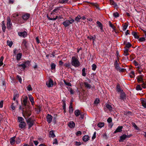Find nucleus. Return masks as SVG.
<instances>
[{"instance_id": "nucleus-64", "label": "nucleus", "mask_w": 146, "mask_h": 146, "mask_svg": "<svg viewBox=\"0 0 146 146\" xmlns=\"http://www.w3.org/2000/svg\"><path fill=\"white\" fill-rule=\"evenodd\" d=\"M75 145L76 146H80L81 145V142H78V141L75 142Z\"/></svg>"}, {"instance_id": "nucleus-52", "label": "nucleus", "mask_w": 146, "mask_h": 146, "mask_svg": "<svg viewBox=\"0 0 146 146\" xmlns=\"http://www.w3.org/2000/svg\"><path fill=\"white\" fill-rule=\"evenodd\" d=\"M63 101V108L64 110H66V104L65 101V100H62Z\"/></svg>"}, {"instance_id": "nucleus-12", "label": "nucleus", "mask_w": 146, "mask_h": 146, "mask_svg": "<svg viewBox=\"0 0 146 146\" xmlns=\"http://www.w3.org/2000/svg\"><path fill=\"white\" fill-rule=\"evenodd\" d=\"M141 102L142 106L146 108V99L142 98L141 99Z\"/></svg>"}, {"instance_id": "nucleus-45", "label": "nucleus", "mask_w": 146, "mask_h": 146, "mask_svg": "<svg viewBox=\"0 0 146 146\" xmlns=\"http://www.w3.org/2000/svg\"><path fill=\"white\" fill-rule=\"evenodd\" d=\"M129 50V49H125L124 51V55L125 56H128L129 54L128 53V51Z\"/></svg>"}, {"instance_id": "nucleus-53", "label": "nucleus", "mask_w": 146, "mask_h": 146, "mask_svg": "<svg viewBox=\"0 0 146 146\" xmlns=\"http://www.w3.org/2000/svg\"><path fill=\"white\" fill-rule=\"evenodd\" d=\"M128 27V25H127V24L125 23L124 24V25H123V31H125L126 30V29L127 27Z\"/></svg>"}, {"instance_id": "nucleus-57", "label": "nucleus", "mask_w": 146, "mask_h": 146, "mask_svg": "<svg viewBox=\"0 0 146 146\" xmlns=\"http://www.w3.org/2000/svg\"><path fill=\"white\" fill-rule=\"evenodd\" d=\"M100 102V100L99 99H96L94 102V104H98Z\"/></svg>"}, {"instance_id": "nucleus-22", "label": "nucleus", "mask_w": 146, "mask_h": 146, "mask_svg": "<svg viewBox=\"0 0 146 146\" xmlns=\"http://www.w3.org/2000/svg\"><path fill=\"white\" fill-rule=\"evenodd\" d=\"M132 46V45L129 42H127V44H126V45L124 47V48L125 49H129V48L131 47Z\"/></svg>"}, {"instance_id": "nucleus-20", "label": "nucleus", "mask_w": 146, "mask_h": 146, "mask_svg": "<svg viewBox=\"0 0 146 146\" xmlns=\"http://www.w3.org/2000/svg\"><path fill=\"white\" fill-rule=\"evenodd\" d=\"M89 138L90 137L88 135H86L83 137L82 140L83 141L86 142L89 140Z\"/></svg>"}, {"instance_id": "nucleus-23", "label": "nucleus", "mask_w": 146, "mask_h": 146, "mask_svg": "<svg viewBox=\"0 0 146 146\" xmlns=\"http://www.w3.org/2000/svg\"><path fill=\"white\" fill-rule=\"evenodd\" d=\"M1 27L3 31L5 33V32L6 26H5L4 21H2L1 22Z\"/></svg>"}, {"instance_id": "nucleus-58", "label": "nucleus", "mask_w": 146, "mask_h": 146, "mask_svg": "<svg viewBox=\"0 0 146 146\" xmlns=\"http://www.w3.org/2000/svg\"><path fill=\"white\" fill-rule=\"evenodd\" d=\"M145 40V39L144 37H141L139 39V40L141 42H143Z\"/></svg>"}, {"instance_id": "nucleus-38", "label": "nucleus", "mask_w": 146, "mask_h": 146, "mask_svg": "<svg viewBox=\"0 0 146 146\" xmlns=\"http://www.w3.org/2000/svg\"><path fill=\"white\" fill-rule=\"evenodd\" d=\"M49 135H50V137L52 138H54L55 137V135L54 133L53 130H51L49 132Z\"/></svg>"}, {"instance_id": "nucleus-51", "label": "nucleus", "mask_w": 146, "mask_h": 146, "mask_svg": "<svg viewBox=\"0 0 146 146\" xmlns=\"http://www.w3.org/2000/svg\"><path fill=\"white\" fill-rule=\"evenodd\" d=\"M92 70L94 71H95L96 70V69L97 68V66L95 64H94L92 65Z\"/></svg>"}, {"instance_id": "nucleus-19", "label": "nucleus", "mask_w": 146, "mask_h": 146, "mask_svg": "<svg viewBox=\"0 0 146 146\" xmlns=\"http://www.w3.org/2000/svg\"><path fill=\"white\" fill-rule=\"evenodd\" d=\"M19 97V94L17 92H14L13 95V100L15 101L16 99L18 98Z\"/></svg>"}, {"instance_id": "nucleus-60", "label": "nucleus", "mask_w": 146, "mask_h": 146, "mask_svg": "<svg viewBox=\"0 0 146 146\" xmlns=\"http://www.w3.org/2000/svg\"><path fill=\"white\" fill-rule=\"evenodd\" d=\"M13 17L16 19V18L19 16V15L17 13H14L13 15Z\"/></svg>"}, {"instance_id": "nucleus-49", "label": "nucleus", "mask_w": 146, "mask_h": 146, "mask_svg": "<svg viewBox=\"0 0 146 146\" xmlns=\"http://www.w3.org/2000/svg\"><path fill=\"white\" fill-rule=\"evenodd\" d=\"M21 142V139L19 137L17 138L15 140V142L17 144H18L20 143Z\"/></svg>"}, {"instance_id": "nucleus-42", "label": "nucleus", "mask_w": 146, "mask_h": 146, "mask_svg": "<svg viewBox=\"0 0 146 146\" xmlns=\"http://www.w3.org/2000/svg\"><path fill=\"white\" fill-rule=\"evenodd\" d=\"M86 69L85 68H83L82 70V75L83 76H85L86 75Z\"/></svg>"}, {"instance_id": "nucleus-26", "label": "nucleus", "mask_w": 146, "mask_h": 146, "mask_svg": "<svg viewBox=\"0 0 146 146\" xmlns=\"http://www.w3.org/2000/svg\"><path fill=\"white\" fill-rule=\"evenodd\" d=\"M84 84L85 87L88 89H90L91 87V86L90 84H89L88 82H84Z\"/></svg>"}, {"instance_id": "nucleus-21", "label": "nucleus", "mask_w": 146, "mask_h": 146, "mask_svg": "<svg viewBox=\"0 0 146 146\" xmlns=\"http://www.w3.org/2000/svg\"><path fill=\"white\" fill-rule=\"evenodd\" d=\"M116 90L118 92H122V90H121L120 88V86L119 84H118L116 86Z\"/></svg>"}, {"instance_id": "nucleus-5", "label": "nucleus", "mask_w": 146, "mask_h": 146, "mask_svg": "<svg viewBox=\"0 0 146 146\" xmlns=\"http://www.w3.org/2000/svg\"><path fill=\"white\" fill-rule=\"evenodd\" d=\"M18 34L19 36L23 38H25L27 36V33L25 31L23 32H19Z\"/></svg>"}, {"instance_id": "nucleus-16", "label": "nucleus", "mask_w": 146, "mask_h": 146, "mask_svg": "<svg viewBox=\"0 0 146 146\" xmlns=\"http://www.w3.org/2000/svg\"><path fill=\"white\" fill-rule=\"evenodd\" d=\"M17 65L19 68L21 67V69L23 70H25L27 67V66H25L24 63L21 64H17Z\"/></svg>"}, {"instance_id": "nucleus-17", "label": "nucleus", "mask_w": 146, "mask_h": 146, "mask_svg": "<svg viewBox=\"0 0 146 146\" xmlns=\"http://www.w3.org/2000/svg\"><path fill=\"white\" fill-rule=\"evenodd\" d=\"M16 136H15L10 138V143L11 145H13L15 142V138Z\"/></svg>"}, {"instance_id": "nucleus-44", "label": "nucleus", "mask_w": 146, "mask_h": 146, "mask_svg": "<svg viewBox=\"0 0 146 146\" xmlns=\"http://www.w3.org/2000/svg\"><path fill=\"white\" fill-rule=\"evenodd\" d=\"M24 63L26 66H29L30 64V61L27 60L25 61L24 62Z\"/></svg>"}, {"instance_id": "nucleus-10", "label": "nucleus", "mask_w": 146, "mask_h": 146, "mask_svg": "<svg viewBox=\"0 0 146 146\" xmlns=\"http://www.w3.org/2000/svg\"><path fill=\"white\" fill-rule=\"evenodd\" d=\"M96 23L97 24L98 27L100 28L101 32H103V25L99 21H97Z\"/></svg>"}, {"instance_id": "nucleus-48", "label": "nucleus", "mask_w": 146, "mask_h": 146, "mask_svg": "<svg viewBox=\"0 0 146 146\" xmlns=\"http://www.w3.org/2000/svg\"><path fill=\"white\" fill-rule=\"evenodd\" d=\"M7 44L10 47H11L12 46L13 42L12 41H7Z\"/></svg>"}, {"instance_id": "nucleus-32", "label": "nucleus", "mask_w": 146, "mask_h": 146, "mask_svg": "<svg viewBox=\"0 0 146 146\" xmlns=\"http://www.w3.org/2000/svg\"><path fill=\"white\" fill-rule=\"evenodd\" d=\"M27 41L25 40L24 39L23 40L22 43V45H23L26 48H27Z\"/></svg>"}, {"instance_id": "nucleus-61", "label": "nucleus", "mask_w": 146, "mask_h": 146, "mask_svg": "<svg viewBox=\"0 0 146 146\" xmlns=\"http://www.w3.org/2000/svg\"><path fill=\"white\" fill-rule=\"evenodd\" d=\"M82 134V132L80 131H78L76 132V134L77 136H79L80 135H81Z\"/></svg>"}, {"instance_id": "nucleus-15", "label": "nucleus", "mask_w": 146, "mask_h": 146, "mask_svg": "<svg viewBox=\"0 0 146 146\" xmlns=\"http://www.w3.org/2000/svg\"><path fill=\"white\" fill-rule=\"evenodd\" d=\"M28 99V98L26 96H24L23 98V105L25 106H27Z\"/></svg>"}, {"instance_id": "nucleus-30", "label": "nucleus", "mask_w": 146, "mask_h": 146, "mask_svg": "<svg viewBox=\"0 0 146 146\" xmlns=\"http://www.w3.org/2000/svg\"><path fill=\"white\" fill-rule=\"evenodd\" d=\"M73 111V108L72 106V103L71 102L70 103V105L69 107V113L70 114H71L72 113Z\"/></svg>"}, {"instance_id": "nucleus-3", "label": "nucleus", "mask_w": 146, "mask_h": 146, "mask_svg": "<svg viewBox=\"0 0 146 146\" xmlns=\"http://www.w3.org/2000/svg\"><path fill=\"white\" fill-rule=\"evenodd\" d=\"M26 122L28 125V128L29 129H30L34 125V121L32 120V118L31 117L26 119Z\"/></svg>"}, {"instance_id": "nucleus-8", "label": "nucleus", "mask_w": 146, "mask_h": 146, "mask_svg": "<svg viewBox=\"0 0 146 146\" xmlns=\"http://www.w3.org/2000/svg\"><path fill=\"white\" fill-rule=\"evenodd\" d=\"M46 84L47 87L49 88L52 87L54 85V83L53 80L51 79H50L48 82H47L46 83Z\"/></svg>"}, {"instance_id": "nucleus-13", "label": "nucleus", "mask_w": 146, "mask_h": 146, "mask_svg": "<svg viewBox=\"0 0 146 146\" xmlns=\"http://www.w3.org/2000/svg\"><path fill=\"white\" fill-rule=\"evenodd\" d=\"M75 123L74 121H71L69 122V123H68V126L70 128H73L75 127Z\"/></svg>"}, {"instance_id": "nucleus-25", "label": "nucleus", "mask_w": 146, "mask_h": 146, "mask_svg": "<svg viewBox=\"0 0 146 146\" xmlns=\"http://www.w3.org/2000/svg\"><path fill=\"white\" fill-rule=\"evenodd\" d=\"M29 100L31 102L32 104V105H33L34 103V98L32 96V95H29Z\"/></svg>"}, {"instance_id": "nucleus-9", "label": "nucleus", "mask_w": 146, "mask_h": 146, "mask_svg": "<svg viewBox=\"0 0 146 146\" xmlns=\"http://www.w3.org/2000/svg\"><path fill=\"white\" fill-rule=\"evenodd\" d=\"M127 135L123 134L120 137L119 141V142H123L126 139H127Z\"/></svg>"}, {"instance_id": "nucleus-36", "label": "nucleus", "mask_w": 146, "mask_h": 146, "mask_svg": "<svg viewBox=\"0 0 146 146\" xmlns=\"http://www.w3.org/2000/svg\"><path fill=\"white\" fill-rule=\"evenodd\" d=\"M69 0H59L58 1V3L62 4H66L68 3V1Z\"/></svg>"}, {"instance_id": "nucleus-46", "label": "nucleus", "mask_w": 146, "mask_h": 146, "mask_svg": "<svg viewBox=\"0 0 146 146\" xmlns=\"http://www.w3.org/2000/svg\"><path fill=\"white\" fill-rule=\"evenodd\" d=\"M64 66H65L66 67H68V68H70L71 65V64L69 63H66L64 64Z\"/></svg>"}, {"instance_id": "nucleus-50", "label": "nucleus", "mask_w": 146, "mask_h": 146, "mask_svg": "<svg viewBox=\"0 0 146 146\" xmlns=\"http://www.w3.org/2000/svg\"><path fill=\"white\" fill-rule=\"evenodd\" d=\"M27 89L29 91H31L33 90V89L31 85L29 84L27 87Z\"/></svg>"}, {"instance_id": "nucleus-33", "label": "nucleus", "mask_w": 146, "mask_h": 146, "mask_svg": "<svg viewBox=\"0 0 146 146\" xmlns=\"http://www.w3.org/2000/svg\"><path fill=\"white\" fill-rule=\"evenodd\" d=\"M109 24L110 27H111L113 30L115 31L116 30V27L113 25L111 23L110 21H109Z\"/></svg>"}, {"instance_id": "nucleus-29", "label": "nucleus", "mask_w": 146, "mask_h": 146, "mask_svg": "<svg viewBox=\"0 0 146 146\" xmlns=\"http://www.w3.org/2000/svg\"><path fill=\"white\" fill-rule=\"evenodd\" d=\"M22 56V53H19L17 54V55L16 59L18 61H19L20 60Z\"/></svg>"}, {"instance_id": "nucleus-18", "label": "nucleus", "mask_w": 146, "mask_h": 146, "mask_svg": "<svg viewBox=\"0 0 146 146\" xmlns=\"http://www.w3.org/2000/svg\"><path fill=\"white\" fill-rule=\"evenodd\" d=\"M106 107L110 111H112L113 110V108L111 105L109 104L106 103L105 104Z\"/></svg>"}, {"instance_id": "nucleus-43", "label": "nucleus", "mask_w": 146, "mask_h": 146, "mask_svg": "<svg viewBox=\"0 0 146 146\" xmlns=\"http://www.w3.org/2000/svg\"><path fill=\"white\" fill-rule=\"evenodd\" d=\"M104 125V122L99 123L98 124V127L100 128L103 127Z\"/></svg>"}, {"instance_id": "nucleus-2", "label": "nucleus", "mask_w": 146, "mask_h": 146, "mask_svg": "<svg viewBox=\"0 0 146 146\" xmlns=\"http://www.w3.org/2000/svg\"><path fill=\"white\" fill-rule=\"evenodd\" d=\"M74 21V19H71L70 20H66L62 23V24L66 28L68 27L70 24L73 23Z\"/></svg>"}, {"instance_id": "nucleus-62", "label": "nucleus", "mask_w": 146, "mask_h": 146, "mask_svg": "<svg viewBox=\"0 0 146 146\" xmlns=\"http://www.w3.org/2000/svg\"><path fill=\"white\" fill-rule=\"evenodd\" d=\"M96 131H95L94 132V134L93 135V136L92 137V139H94L96 138Z\"/></svg>"}, {"instance_id": "nucleus-34", "label": "nucleus", "mask_w": 146, "mask_h": 146, "mask_svg": "<svg viewBox=\"0 0 146 146\" xmlns=\"http://www.w3.org/2000/svg\"><path fill=\"white\" fill-rule=\"evenodd\" d=\"M116 70L117 71H119L120 72H123L125 71L126 70V69L125 68H122L120 67Z\"/></svg>"}, {"instance_id": "nucleus-27", "label": "nucleus", "mask_w": 146, "mask_h": 146, "mask_svg": "<svg viewBox=\"0 0 146 146\" xmlns=\"http://www.w3.org/2000/svg\"><path fill=\"white\" fill-rule=\"evenodd\" d=\"M137 79V81L139 83H140V82H143V78L141 75L139 76Z\"/></svg>"}, {"instance_id": "nucleus-56", "label": "nucleus", "mask_w": 146, "mask_h": 146, "mask_svg": "<svg viewBox=\"0 0 146 146\" xmlns=\"http://www.w3.org/2000/svg\"><path fill=\"white\" fill-rule=\"evenodd\" d=\"M132 125L135 129H136L137 130H138L139 129V128L137 127V125H136L135 123L132 122Z\"/></svg>"}, {"instance_id": "nucleus-4", "label": "nucleus", "mask_w": 146, "mask_h": 146, "mask_svg": "<svg viewBox=\"0 0 146 146\" xmlns=\"http://www.w3.org/2000/svg\"><path fill=\"white\" fill-rule=\"evenodd\" d=\"M7 28L9 30L12 29V24L11 22V21L9 17H7Z\"/></svg>"}, {"instance_id": "nucleus-24", "label": "nucleus", "mask_w": 146, "mask_h": 146, "mask_svg": "<svg viewBox=\"0 0 146 146\" xmlns=\"http://www.w3.org/2000/svg\"><path fill=\"white\" fill-rule=\"evenodd\" d=\"M26 126V124L25 122H23L21 123H20L19 125V127L21 129H23V128H25Z\"/></svg>"}, {"instance_id": "nucleus-63", "label": "nucleus", "mask_w": 146, "mask_h": 146, "mask_svg": "<svg viewBox=\"0 0 146 146\" xmlns=\"http://www.w3.org/2000/svg\"><path fill=\"white\" fill-rule=\"evenodd\" d=\"M17 78L18 79L20 83H21L22 82V79L21 77L18 75L17 76Z\"/></svg>"}, {"instance_id": "nucleus-39", "label": "nucleus", "mask_w": 146, "mask_h": 146, "mask_svg": "<svg viewBox=\"0 0 146 146\" xmlns=\"http://www.w3.org/2000/svg\"><path fill=\"white\" fill-rule=\"evenodd\" d=\"M60 7H59L54 9L51 13V14H52L53 13H57L58 12V11L60 10Z\"/></svg>"}, {"instance_id": "nucleus-6", "label": "nucleus", "mask_w": 146, "mask_h": 146, "mask_svg": "<svg viewBox=\"0 0 146 146\" xmlns=\"http://www.w3.org/2000/svg\"><path fill=\"white\" fill-rule=\"evenodd\" d=\"M46 118L47 121L48 123H51L52 121L53 118L52 116L51 115L48 114L47 115Z\"/></svg>"}, {"instance_id": "nucleus-41", "label": "nucleus", "mask_w": 146, "mask_h": 146, "mask_svg": "<svg viewBox=\"0 0 146 146\" xmlns=\"http://www.w3.org/2000/svg\"><path fill=\"white\" fill-rule=\"evenodd\" d=\"M136 90L137 91L141 90L142 88L141 87V85L140 84L137 85L136 87Z\"/></svg>"}, {"instance_id": "nucleus-11", "label": "nucleus", "mask_w": 146, "mask_h": 146, "mask_svg": "<svg viewBox=\"0 0 146 146\" xmlns=\"http://www.w3.org/2000/svg\"><path fill=\"white\" fill-rule=\"evenodd\" d=\"M123 128L122 126H118L116 130L114 132L113 134H116L118 132H120L122 131V129Z\"/></svg>"}, {"instance_id": "nucleus-54", "label": "nucleus", "mask_w": 146, "mask_h": 146, "mask_svg": "<svg viewBox=\"0 0 146 146\" xmlns=\"http://www.w3.org/2000/svg\"><path fill=\"white\" fill-rule=\"evenodd\" d=\"M64 84L67 86H71L72 85L69 82H66L65 80L64 81Z\"/></svg>"}, {"instance_id": "nucleus-31", "label": "nucleus", "mask_w": 146, "mask_h": 146, "mask_svg": "<svg viewBox=\"0 0 146 146\" xmlns=\"http://www.w3.org/2000/svg\"><path fill=\"white\" fill-rule=\"evenodd\" d=\"M18 119L19 122L20 123H21L23 122H25L24 121V118L21 117H18Z\"/></svg>"}, {"instance_id": "nucleus-47", "label": "nucleus", "mask_w": 146, "mask_h": 146, "mask_svg": "<svg viewBox=\"0 0 146 146\" xmlns=\"http://www.w3.org/2000/svg\"><path fill=\"white\" fill-rule=\"evenodd\" d=\"M113 16L115 18H117L119 16V14L117 12H116L113 14Z\"/></svg>"}, {"instance_id": "nucleus-28", "label": "nucleus", "mask_w": 146, "mask_h": 146, "mask_svg": "<svg viewBox=\"0 0 146 146\" xmlns=\"http://www.w3.org/2000/svg\"><path fill=\"white\" fill-rule=\"evenodd\" d=\"M132 34L135 38L138 39L139 38V36L137 35V33L133 31Z\"/></svg>"}, {"instance_id": "nucleus-40", "label": "nucleus", "mask_w": 146, "mask_h": 146, "mask_svg": "<svg viewBox=\"0 0 146 146\" xmlns=\"http://www.w3.org/2000/svg\"><path fill=\"white\" fill-rule=\"evenodd\" d=\"M51 69L52 70H55L56 68V64L53 63H52L51 64Z\"/></svg>"}, {"instance_id": "nucleus-35", "label": "nucleus", "mask_w": 146, "mask_h": 146, "mask_svg": "<svg viewBox=\"0 0 146 146\" xmlns=\"http://www.w3.org/2000/svg\"><path fill=\"white\" fill-rule=\"evenodd\" d=\"M74 114L77 117L80 114V110H76L74 112Z\"/></svg>"}, {"instance_id": "nucleus-59", "label": "nucleus", "mask_w": 146, "mask_h": 146, "mask_svg": "<svg viewBox=\"0 0 146 146\" xmlns=\"http://www.w3.org/2000/svg\"><path fill=\"white\" fill-rule=\"evenodd\" d=\"M107 121V122L108 123H111V122H112V118L110 117H109Z\"/></svg>"}, {"instance_id": "nucleus-55", "label": "nucleus", "mask_w": 146, "mask_h": 146, "mask_svg": "<svg viewBox=\"0 0 146 146\" xmlns=\"http://www.w3.org/2000/svg\"><path fill=\"white\" fill-rule=\"evenodd\" d=\"M70 89L69 90L70 94H73L74 93V91L72 89V88L70 87H69L68 89Z\"/></svg>"}, {"instance_id": "nucleus-1", "label": "nucleus", "mask_w": 146, "mask_h": 146, "mask_svg": "<svg viewBox=\"0 0 146 146\" xmlns=\"http://www.w3.org/2000/svg\"><path fill=\"white\" fill-rule=\"evenodd\" d=\"M71 64L72 66L76 67H78L80 65V63L78 59L75 56L72 57Z\"/></svg>"}, {"instance_id": "nucleus-37", "label": "nucleus", "mask_w": 146, "mask_h": 146, "mask_svg": "<svg viewBox=\"0 0 146 146\" xmlns=\"http://www.w3.org/2000/svg\"><path fill=\"white\" fill-rule=\"evenodd\" d=\"M81 19V17L80 15H78L75 18V21L77 22H80V19Z\"/></svg>"}, {"instance_id": "nucleus-7", "label": "nucleus", "mask_w": 146, "mask_h": 146, "mask_svg": "<svg viewBox=\"0 0 146 146\" xmlns=\"http://www.w3.org/2000/svg\"><path fill=\"white\" fill-rule=\"evenodd\" d=\"M120 99L121 100H124L126 98V95L125 93L124 92L123 90H122L121 92L120 96Z\"/></svg>"}, {"instance_id": "nucleus-14", "label": "nucleus", "mask_w": 146, "mask_h": 146, "mask_svg": "<svg viewBox=\"0 0 146 146\" xmlns=\"http://www.w3.org/2000/svg\"><path fill=\"white\" fill-rule=\"evenodd\" d=\"M30 15V14L26 13L23 15L22 18L24 20L26 21L29 18Z\"/></svg>"}]
</instances>
